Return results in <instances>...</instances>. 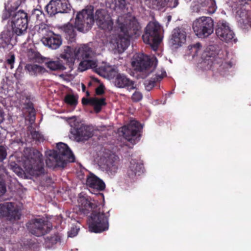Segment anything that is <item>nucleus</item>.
Here are the masks:
<instances>
[{"label": "nucleus", "instance_id": "e433bc0d", "mask_svg": "<svg viewBox=\"0 0 251 251\" xmlns=\"http://www.w3.org/2000/svg\"><path fill=\"white\" fill-rule=\"evenodd\" d=\"M106 170L111 173H115L117 171L118 167L114 161L109 162V161L106 162Z\"/></svg>", "mask_w": 251, "mask_h": 251}, {"label": "nucleus", "instance_id": "aec40b11", "mask_svg": "<svg viewBox=\"0 0 251 251\" xmlns=\"http://www.w3.org/2000/svg\"><path fill=\"white\" fill-rule=\"evenodd\" d=\"M25 0H9L2 14V20L9 19L12 14L17 13V9Z\"/></svg>", "mask_w": 251, "mask_h": 251}, {"label": "nucleus", "instance_id": "ea45409f", "mask_svg": "<svg viewBox=\"0 0 251 251\" xmlns=\"http://www.w3.org/2000/svg\"><path fill=\"white\" fill-rule=\"evenodd\" d=\"M79 230V228L75 225H73L70 230L68 232V236L70 237H74L75 236Z\"/></svg>", "mask_w": 251, "mask_h": 251}, {"label": "nucleus", "instance_id": "864d4df0", "mask_svg": "<svg viewBox=\"0 0 251 251\" xmlns=\"http://www.w3.org/2000/svg\"><path fill=\"white\" fill-rule=\"evenodd\" d=\"M82 88L83 91H84L85 89V86L84 85V84H82Z\"/></svg>", "mask_w": 251, "mask_h": 251}, {"label": "nucleus", "instance_id": "58836bf2", "mask_svg": "<svg viewBox=\"0 0 251 251\" xmlns=\"http://www.w3.org/2000/svg\"><path fill=\"white\" fill-rule=\"evenodd\" d=\"M115 5L116 7L125 12L126 6V0H116Z\"/></svg>", "mask_w": 251, "mask_h": 251}, {"label": "nucleus", "instance_id": "bb28decb", "mask_svg": "<svg viewBox=\"0 0 251 251\" xmlns=\"http://www.w3.org/2000/svg\"><path fill=\"white\" fill-rule=\"evenodd\" d=\"M25 70L31 75L37 76L46 72L43 67L35 64H27L25 67Z\"/></svg>", "mask_w": 251, "mask_h": 251}, {"label": "nucleus", "instance_id": "1a4fd4ad", "mask_svg": "<svg viewBox=\"0 0 251 251\" xmlns=\"http://www.w3.org/2000/svg\"><path fill=\"white\" fill-rule=\"evenodd\" d=\"M131 64L136 71L145 73V77L147 76L154 69L153 61L150 56L144 53L135 55Z\"/></svg>", "mask_w": 251, "mask_h": 251}, {"label": "nucleus", "instance_id": "a211bd4d", "mask_svg": "<svg viewBox=\"0 0 251 251\" xmlns=\"http://www.w3.org/2000/svg\"><path fill=\"white\" fill-rule=\"evenodd\" d=\"M186 38L185 31L181 28H176L172 32L170 44L175 48H177L185 42Z\"/></svg>", "mask_w": 251, "mask_h": 251}, {"label": "nucleus", "instance_id": "5701e85b", "mask_svg": "<svg viewBox=\"0 0 251 251\" xmlns=\"http://www.w3.org/2000/svg\"><path fill=\"white\" fill-rule=\"evenodd\" d=\"M143 164L139 163L136 159H131L127 170V175L129 178L133 179L143 173Z\"/></svg>", "mask_w": 251, "mask_h": 251}, {"label": "nucleus", "instance_id": "4c0bfd02", "mask_svg": "<svg viewBox=\"0 0 251 251\" xmlns=\"http://www.w3.org/2000/svg\"><path fill=\"white\" fill-rule=\"evenodd\" d=\"M32 138L33 140L41 141L44 140L43 136L39 132L36 130H32L30 132Z\"/></svg>", "mask_w": 251, "mask_h": 251}, {"label": "nucleus", "instance_id": "3c124183", "mask_svg": "<svg viewBox=\"0 0 251 251\" xmlns=\"http://www.w3.org/2000/svg\"><path fill=\"white\" fill-rule=\"evenodd\" d=\"M29 114L31 115H33L35 117V109L33 107L31 108V111L29 112Z\"/></svg>", "mask_w": 251, "mask_h": 251}, {"label": "nucleus", "instance_id": "9d476101", "mask_svg": "<svg viewBox=\"0 0 251 251\" xmlns=\"http://www.w3.org/2000/svg\"><path fill=\"white\" fill-rule=\"evenodd\" d=\"M27 226L29 232L38 237L48 233L52 228L51 224L43 219H33L28 223Z\"/></svg>", "mask_w": 251, "mask_h": 251}, {"label": "nucleus", "instance_id": "20e7f679", "mask_svg": "<svg viewBox=\"0 0 251 251\" xmlns=\"http://www.w3.org/2000/svg\"><path fill=\"white\" fill-rule=\"evenodd\" d=\"M109 212L104 213L103 209L97 207L91 212L88 219L89 228L91 232L100 233L109 228Z\"/></svg>", "mask_w": 251, "mask_h": 251}, {"label": "nucleus", "instance_id": "423d86ee", "mask_svg": "<svg viewBox=\"0 0 251 251\" xmlns=\"http://www.w3.org/2000/svg\"><path fill=\"white\" fill-rule=\"evenodd\" d=\"M56 148L57 151L53 155L56 166L64 168L68 162H75V155L67 144L60 142L57 144Z\"/></svg>", "mask_w": 251, "mask_h": 251}, {"label": "nucleus", "instance_id": "de8ad7c7", "mask_svg": "<svg viewBox=\"0 0 251 251\" xmlns=\"http://www.w3.org/2000/svg\"><path fill=\"white\" fill-rule=\"evenodd\" d=\"M92 98L91 99H87L85 98H83L82 99V103L83 105H88V104H92Z\"/></svg>", "mask_w": 251, "mask_h": 251}, {"label": "nucleus", "instance_id": "6e6552de", "mask_svg": "<svg viewBox=\"0 0 251 251\" xmlns=\"http://www.w3.org/2000/svg\"><path fill=\"white\" fill-rule=\"evenodd\" d=\"M12 29L18 36L24 34L28 26V15L23 10H19L17 13L12 14L10 18Z\"/></svg>", "mask_w": 251, "mask_h": 251}, {"label": "nucleus", "instance_id": "c85d7f7f", "mask_svg": "<svg viewBox=\"0 0 251 251\" xmlns=\"http://www.w3.org/2000/svg\"><path fill=\"white\" fill-rule=\"evenodd\" d=\"M166 76V72L162 73L161 75H156L153 77L150 80H147L145 82L146 89L150 91L154 86L157 82L160 81L162 78Z\"/></svg>", "mask_w": 251, "mask_h": 251}, {"label": "nucleus", "instance_id": "4468645a", "mask_svg": "<svg viewBox=\"0 0 251 251\" xmlns=\"http://www.w3.org/2000/svg\"><path fill=\"white\" fill-rule=\"evenodd\" d=\"M21 214L19 210L12 202L0 204V217H5L6 220L13 222L20 219Z\"/></svg>", "mask_w": 251, "mask_h": 251}, {"label": "nucleus", "instance_id": "c9c22d12", "mask_svg": "<svg viewBox=\"0 0 251 251\" xmlns=\"http://www.w3.org/2000/svg\"><path fill=\"white\" fill-rule=\"evenodd\" d=\"M219 61H218L217 59H215L213 63L215 64L216 63L217 64H220V67L221 69H229L231 68L232 67V63L230 62H226L225 61L222 59H219Z\"/></svg>", "mask_w": 251, "mask_h": 251}, {"label": "nucleus", "instance_id": "f704fd0d", "mask_svg": "<svg viewBox=\"0 0 251 251\" xmlns=\"http://www.w3.org/2000/svg\"><path fill=\"white\" fill-rule=\"evenodd\" d=\"M64 101L67 104L71 106H76L78 102L77 97L72 94H67L65 97Z\"/></svg>", "mask_w": 251, "mask_h": 251}, {"label": "nucleus", "instance_id": "09e8293b", "mask_svg": "<svg viewBox=\"0 0 251 251\" xmlns=\"http://www.w3.org/2000/svg\"><path fill=\"white\" fill-rule=\"evenodd\" d=\"M193 47L197 49H199L201 47V43H197L196 44H195L193 45Z\"/></svg>", "mask_w": 251, "mask_h": 251}, {"label": "nucleus", "instance_id": "a18cd8bd", "mask_svg": "<svg viewBox=\"0 0 251 251\" xmlns=\"http://www.w3.org/2000/svg\"><path fill=\"white\" fill-rule=\"evenodd\" d=\"M7 152L5 148L0 146V162L2 161L6 157Z\"/></svg>", "mask_w": 251, "mask_h": 251}, {"label": "nucleus", "instance_id": "c756f323", "mask_svg": "<svg viewBox=\"0 0 251 251\" xmlns=\"http://www.w3.org/2000/svg\"><path fill=\"white\" fill-rule=\"evenodd\" d=\"M62 29L65 33L66 38L71 42L74 41L76 36L75 27L71 24L64 25Z\"/></svg>", "mask_w": 251, "mask_h": 251}, {"label": "nucleus", "instance_id": "473e14b6", "mask_svg": "<svg viewBox=\"0 0 251 251\" xmlns=\"http://www.w3.org/2000/svg\"><path fill=\"white\" fill-rule=\"evenodd\" d=\"M61 237L58 234H55L50 237H47L45 240L46 245L50 248L53 245L56 244L57 242H60Z\"/></svg>", "mask_w": 251, "mask_h": 251}, {"label": "nucleus", "instance_id": "72a5a7b5", "mask_svg": "<svg viewBox=\"0 0 251 251\" xmlns=\"http://www.w3.org/2000/svg\"><path fill=\"white\" fill-rule=\"evenodd\" d=\"M27 56L29 60L35 62H39L41 59V55L39 52L33 49H29L27 53Z\"/></svg>", "mask_w": 251, "mask_h": 251}, {"label": "nucleus", "instance_id": "f03ea898", "mask_svg": "<svg viewBox=\"0 0 251 251\" xmlns=\"http://www.w3.org/2000/svg\"><path fill=\"white\" fill-rule=\"evenodd\" d=\"M24 152L26 158L25 167L28 172L36 176L44 174V163L41 153L34 148H26Z\"/></svg>", "mask_w": 251, "mask_h": 251}, {"label": "nucleus", "instance_id": "8fccbe9b", "mask_svg": "<svg viewBox=\"0 0 251 251\" xmlns=\"http://www.w3.org/2000/svg\"><path fill=\"white\" fill-rule=\"evenodd\" d=\"M239 1L242 4H244L248 3L249 1H251V0H239Z\"/></svg>", "mask_w": 251, "mask_h": 251}, {"label": "nucleus", "instance_id": "412c9836", "mask_svg": "<svg viewBox=\"0 0 251 251\" xmlns=\"http://www.w3.org/2000/svg\"><path fill=\"white\" fill-rule=\"evenodd\" d=\"M73 134L78 141L87 140L93 136L90 127L86 126H81L76 127L74 129Z\"/></svg>", "mask_w": 251, "mask_h": 251}, {"label": "nucleus", "instance_id": "4be33fe9", "mask_svg": "<svg viewBox=\"0 0 251 251\" xmlns=\"http://www.w3.org/2000/svg\"><path fill=\"white\" fill-rule=\"evenodd\" d=\"M63 52L60 54V58L54 61H50L46 62V65L48 68L51 71H63L69 68V65L67 64V61L62 58Z\"/></svg>", "mask_w": 251, "mask_h": 251}, {"label": "nucleus", "instance_id": "dca6fc26", "mask_svg": "<svg viewBox=\"0 0 251 251\" xmlns=\"http://www.w3.org/2000/svg\"><path fill=\"white\" fill-rule=\"evenodd\" d=\"M215 0H198V3L193 7L194 12L212 14L217 9Z\"/></svg>", "mask_w": 251, "mask_h": 251}, {"label": "nucleus", "instance_id": "cd10ccee", "mask_svg": "<svg viewBox=\"0 0 251 251\" xmlns=\"http://www.w3.org/2000/svg\"><path fill=\"white\" fill-rule=\"evenodd\" d=\"M78 69L80 72H83L89 69H94L97 67V62L93 59H81Z\"/></svg>", "mask_w": 251, "mask_h": 251}, {"label": "nucleus", "instance_id": "f3484780", "mask_svg": "<svg viewBox=\"0 0 251 251\" xmlns=\"http://www.w3.org/2000/svg\"><path fill=\"white\" fill-rule=\"evenodd\" d=\"M42 41L46 46L51 49L56 50L61 45L62 39L60 35L50 31L46 36L42 38Z\"/></svg>", "mask_w": 251, "mask_h": 251}, {"label": "nucleus", "instance_id": "39448f33", "mask_svg": "<svg viewBox=\"0 0 251 251\" xmlns=\"http://www.w3.org/2000/svg\"><path fill=\"white\" fill-rule=\"evenodd\" d=\"M160 25L157 22H151L147 25L144 34L142 36L144 42L149 44L155 51L158 49L161 42Z\"/></svg>", "mask_w": 251, "mask_h": 251}, {"label": "nucleus", "instance_id": "f8f14e48", "mask_svg": "<svg viewBox=\"0 0 251 251\" xmlns=\"http://www.w3.org/2000/svg\"><path fill=\"white\" fill-rule=\"evenodd\" d=\"M216 34L222 41L228 43L237 39L234 38L235 34L229 26V24L225 20H220L218 22L215 29Z\"/></svg>", "mask_w": 251, "mask_h": 251}, {"label": "nucleus", "instance_id": "49530a36", "mask_svg": "<svg viewBox=\"0 0 251 251\" xmlns=\"http://www.w3.org/2000/svg\"><path fill=\"white\" fill-rule=\"evenodd\" d=\"M104 93V87L101 84L96 89V94L97 95H101Z\"/></svg>", "mask_w": 251, "mask_h": 251}, {"label": "nucleus", "instance_id": "f257e3e1", "mask_svg": "<svg viewBox=\"0 0 251 251\" xmlns=\"http://www.w3.org/2000/svg\"><path fill=\"white\" fill-rule=\"evenodd\" d=\"M95 21L101 29L106 31L114 29L117 32L115 43L119 52L124 51L129 46L131 39L139 37L141 33V25L134 17L126 14L119 16L113 26V21L105 10H97L94 16L92 5L87 6L77 14L75 26L78 31L86 32L92 28Z\"/></svg>", "mask_w": 251, "mask_h": 251}, {"label": "nucleus", "instance_id": "6e6d98bb", "mask_svg": "<svg viewBox=\"0 0 251 251\" xmlns=\"http://www.w3.org/2000/svg\"><path fill=\"white\" fill-rule=\"evenodd\" d=\"M87 95H89V92H87Z\"/></svg>", "mask_w": 251, "mask_h": 251}, {"label": "nucleus", "instance_id": "7c9ffc66", "mask_svg": "<svg viewBox=\"0 0 251 251\" xmlns=\"http://www.w3.org/2000/svg\"><path fill=\"white\" fill-rule=\"evenodd\" d=\"M169 0H145L146 2L151 8L160 9L165 7Z\"/></svg>", "mask_w": 251, "mask_h": 251}, {"label": "nucleus", "instance_id": "7ed1b4c3", "mask_svg": "<svg viewBox=\"0 0 251 251\" xmlns=\"http://www.w3.org/2000/svg\"><path fill=\"white\" fill-rule=\"evenodd\" d=\"M93 55L92 49L87 45H83L75 49L70 46H65L61 57L67 61L69 69L72 71L75 59H93Z\"/></svg>", "mask_w": 251, "mask_h": 251}, {"label": "nucleus", "instance_id": "79ce46f5", "mask_svg": "<svg viewBox=\"0 0 251 251\" xmlns=\"http://www.w3.org/2000/svg\"><path fill=\"white\" fill-rule=\"evenodd\" d=\"M15 55L11 53H10L7 57V64L10 65L11 69H12L13 68V65L15 62Z\"/></svg>", "mask_w": 251, "mask_h": 251}, {"label": "nucleus", "instance_id": "37998d69", "mask_svg": "<svg viewBox=\"0 0 251 251\" xmlns=\"http://www.w3.org/2000/svg\"><path fill=\"white\" fill-rule=\"evenodd\" d=\"M6 186L1 175H0V197L3 195L6 192Z\"/></svg>", "mask_w": 251, "mask_h": 251}, {"label": "nucleus", "instance_id": "a19ab883", "mask_svg": "<svg viewBox=\"0 0 251 251\" xmlns=\"http://www.w3.org/2000/svg\"><path fill=\"white\" fill-rule=\"evenodd\" d=\"M143 98L142 94L139 91H136L131 96V100L133 102H139Z\"/></svg>", "mask_w": 251, "mask_h": 251}, {"label": "nucleus", "instance_id": "603ef678", "mask_svg": "<svg viewBox=\"0 0 251 251\" xmlns=\"http://www.w3.org/2000/svg\"><path fill=\"white\" fill-rule=\"evenodd\" d=\"M178 2L177 0H175L173 7H176L178 5Z\"/></svg>", "mask_w": 251, "mask_h": 251}, {"label": "nucleus", "instance_id": "393cba45", "mask_svg": "<svg viewBox=\"0 0 251 251\" xmlns=\"http://www.w3.org/2000/svg\"><path fill=\"white\" fill-rule=\"evenodd\" d=\"M15 32L13 29L4 30L0 34V44L3 48L7 47L9 45L13 46L11 40Z\"/></svg>", "mask_w": 251, "mask_h": 251}, {"label": "nucleus", "instance_id": "2f4dec72", "mask_svg": "<svg viewBox=\"0 0 251 251\" xmlns=\"http://www.w3.org/2000/svg\"><path fill=\"white\" fill-rule=\"evenodd\" d=\"M91 101V105L94 106V110L97 113H99L101 111L103 106H105L106 104L105 99L104 98L100 99H99L98 98H92Z\"/></svg>", "mask_w": 251, "mask_h": 251}, {"label": "nucleus", "instance_id": "0eeeda50", "mask_svg": "<svg viewBox=\"0 0 251 251\" xmlns=\"http://www.w3.org/2000/svg\"><path fill=\"white\" fill-rule=\"evenodd\" d=\"M193 29L198 37H207L213 32L214 21L211 17L202 16L193 22Z\"/></svg>", "mask_w": 251, "mask_h": 251}, {"label": "nucleus", "instance_id": "c03bdc74", "mask_svg": "<svg viewBox=\"0 0 251 251\" xmlns=\"http://www.w3.org/2000/svg\"><path fill=\"white\" fill-rule=\"evenodd\" d=\"M94 69L97 74L100 75H104L107 72V68L105 66H101L99 68H97V66L96 68H94Z\"/></svg>", "mask_w": 251, "mask_h": 251}, {"label": "nucleus", "instance_id": "2eb2a0df", "mask_svg": "<svg viewBox=\"0 0 251 251\" xmlns=\"http://www.w3.org/2000/svg\"><path fill=\"white\" fill-rule=\"evenodd\" d=\"M77 202L80 212L84 215L91 213L98 207L95 201L83 192L78 195Z\"/></svg>", "mask_w": 251, "mask_h": 251}, {"label": "nucleus", "instance_id": "6ab92c4d", "mask_svg": "<svg viewBox=\"0 0 251 251\" xmlns=\"http://www.w3.org/2000/svg\"><path fill=\"white\" fill-rule=\"evenodd\" d=\"M115 85L120 88H126L130 91L135 89L134 82L123 74L118 73L115 76Z\"/></svg>", "mask_w": 251, "mask_h": 251}, {"label": "nucleus", "instance_id": "b1692460", "mask_svg": "<svg viewBox=\"0 0 251 251\" xmlns=\"http://www.w3.org/2000/svg\"><path fill=\"white\" fill-rule=\"evenodd\" d=\"M86 185L94 191H102L105 189L104 182L93 174H91L86 180Z\"/></svg>", "mask_w": 251, "mask_h": 251}, {"label": "nucleus", "instance_id": "a878e982", "mask_svg": "<svg viewBox=\"0 0 251 251\" xmlns=\"http://www.w3.org/2000/svg\"><path fill=\"white\" fill-rule=\"evenodd\" d=\"M29 18L36 20L39 24L44 23L46 20V17L40 5H37L36 8L32 10Z\"/></svg>", "mask_w": 251, "mask_h": 251}, {"label": "nucleus", "instance_id": "9b49d317", "mask_svg": "<svg viewBox=\"0 0 251 251\" xmlns=\"http://www.w3.org/2000/svg\"><path fill=\"white\" fill-rule=\"evenodd\" d=\"M45 9L49 16L52 17L58 13H69L71 6L67 0H51Z\"/></svg>", "mask_w": 251, "mask_h": 251}, {"label": "nucleus", "instance_id": "ddd939ff", "mask_svg": "<svg viewBox=\"0 0 251 251\" xmlns=\"http://www.w3.org/2000/svg\"><path fill=\"white\" fill-rule=\"evenodd\" d=\"M141 124L136 121H131L129 124L122 128V132L126 139L132 144L135 143V140L140 136L139 133L141 129Z\"/></svg>", "mask_w": 251, "mask_h": 251}, {"label": "nucleus", "instance_id": "5fc2aeb1", "mask_svg": "<svg viewBox=\"0 0 251 251\" xmlns=\"http://www.w3.org/2000/svg\"><path fill=\"white\" fill-rule=\"evenodd\" d=\"M0 251H5V250L4 248L0 247Z\"/></svg>", "mask_w": 251, "mask_h": 251}]
</instances>
